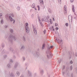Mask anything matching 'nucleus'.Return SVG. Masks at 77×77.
I'll return each mask as SVG.
<instances>
[{
	"mask_svg": "<svg viewBox=\"0 0 77 77\" xmlns=\"http://www.w3.org/2000/svg\"><path fill=\"white\" fill-rule=\"evenodd\" d=\"M11 17H14V14L11 13H9V14H7L5 15V17L6 18H8L9 17V19H10V20L11 21V22H12V21H13V23L14 24L15 22V20L13 19Z\"/></svg>",
	"mask_w": 77,
	"mask_h": 77,
	"instance_id": "nucleus-1",
	"label": "nucleus"
},
{
	"mask_svg": "<svg viewBox=\"0 0 77 77\" xmlns=\"http://www.w3.org/2000/svg\"><path fill=\"white\" fill-rule=\"evenodd\" d=\"M13 39L15 41L17 39V38H16V37L12 35H10L8 39V40L10 42H12Z\"/></svg>",
	"mask_w": 77,
	"mask_h": 77,
	"instance_id": "nucleus-2",
	"label": "nucleus"
},
{
	"mask_svg": "<svg viewBox=\"0 0 77 77\" xmlns=\"http://www.w3.org/2000/svg\"><path fill=\"white\" fill-rule=\"evenodd\" d=\"M46 53L47 54H49V55H47L49 59L51 58V57H52V55H51V53H50V50H49L47 51Z\"/></svg>",
	"mask_w": 77,
	"mask_h": 77,
	"instance_id": "nucleus-3",
	"label": "nucleus"
},
{
	"mask_svg": "<svg viewBox=\"0 0 77 77\" xmlns=\"http://www.w3.org/2000/svg\"><path fill=\"white\" fill-rule=\"evenodd\" d=\"M42 21H45V22H48V20L46 16L44 17L43 18Z\"/></svg>",
	"mask_w": 77,
	"mask_h": 77,
	"instance_id": "nucleus-4",
	"label": "nucleus"
},
{
	"mask_svg": "<svg viewBox=\"0 0 77 77\" xmlns=\"http://www.w3.org/2000/svg\"><path fill=\"white\" fill-rule=\"evenodd\" d=\"M64 13L65 15H66L67 13V11H66V6L64 5Z\"/></svg>",
	"mask_w": 77,
	"mask_h": 77,
	"instance_id": "nucleus-5",
	"label": "nucleus"
},
{
	"mask_svg": "<svg viewBox=\"0 0 77 77\" xmlns=\"http://www.w3.org/2000/svg\"><path fill=\"white\" fill-rule=\"evenodd\" d=\"M27 75L28 77H32V73L30 72V71L29 70H27Z\"/></svg>",
	"mask_w": 77,
	"mask_h": 77,
	"instance_id": "nucleus-6",
	"label": "nucleus"
},
{
	"mask_svg": "<svg viewBox=\"0 0 77 77\" xmlns=\"http://www.w3.org/2000/svg\"><path fill=\"white\" fill-rule=\"evenodd\" d=\"M68 19L69 22L72 21V15H69L68 17Z\"/></svg>",
	"mask_w": 77,
	"mask_h": 77,
	"instance_id": "nucleus-7",
	"label": "nucleus"
},
{
	"mask_svg": "<svg viewBox=\"0 0 77 77\" xmlns=\"http://www.w3.org/2000/svg\"><path fill=\"white\" fill-rule=\"evenodd\" d=\"M25 29L26 33H29V28L28 27L26 26Z\"/></svg>",
	"mask_w": 77,
	"mask_h": 77,
	"instance_id": "nucleus-8",
	"label": "nucleus"
},
{
	"mask_svg": "<svg viewBox=\"0 0 77 77\" xmlns=\"http://www.w3.org/2000/svg\"><path fill=\"white\" fill-rule=\"evenodd\" d=\"M33 55L35 56V57H38L39 56V54L36 52L35 53H33Z\"/></svg>",
	"mask_w": 77,
	"mask_h": 77,
	"instance_id": "nucleus-9",
	"label": "nucleus"
},
{
	"mask_svg": "<svg viewBox=\"0 0 77 77\" xmlns=\"http://www.w3.org/2000/svg\"><path fill=\"white\" fill-rule=\"evenodd\" d=\"M32 8H34L35 11H37V9L36 8H35V4H32Z\"/></svg>",
	"mask_w": 77,
	"mask_h": 77,
	"instance_id": "nucleus-10",
	"label": "nucleus"
},
{
	"mask_svg": "<svg viewBox=\"0 0 77 77\" xmlns=\"http://www.w3.org/2000/svg\"><path fill=\"white\" fill-rule=\"evenodd\" d=\"M33 28L34 31H35V35H37V32H36V28L33 26Z\"/></svg>",
	"mask_w": 77,
	"mask_h": 77,
	"instance_id": "nucleus-11",
	"label": "nucleus"
},
{
	"mask_svg": "<svg viewBox=\"0 0 77 77\" xmlns=\"http://www.w3.org/2000/svg\"><path fill=\"white\" fill-rule=\"evenodd\" d=\"M16 75L17 76H20V72L18 71H17L16 72Z\"/></svg>",
	"mask_w": 77,
	"mask_h": 77,
	"instance_id": "nucleus-12",
	"label": "nucleus"
},
{
	"mask_svg": "<svg viewBox=\"0 0 77 77\" xmlns=\"http://www.w3.org/2000/svg\"><path fill=\"white\" fill-rule=\"evenodd\" d=\"M15 65H16V66H18V68H20V63L18 62H16L15 64Z\"/></svg>",
	"mask_w": 77,
	"mask_h": 77,
	"instance_id": "nucleus-13",
	"label": "nucleus"
},
{
	"mask_svg": "<svg viewBox=\"0 0 77 77\" xmlns=\"http://www.w3.org/2000/svg\"><path fill=\"white\" fill-rule=\"evenodd\" d=\"M7 67L8 69L11 68V65H10L9 64H8L7 65Z\"/></svg>",
	"mask_w": 77,
	"mask_h": 77,
	"instance_id": "nucleus-14",
	"label": "nucleus"
},
{
	"mask_svg": "<svg viewBox=\"0 0 77 77\" xmlns=\"http://www.w3.org/2000/svg\"><path fill=\"white\" fill-rule=\"evenodd\" d=\"M66 74V75H69V73L68 72H63V75H64V74Z\"/></svg>",
	"mask_w": 77,
	"mask_h": 77,
	"instance_id": "nucleus-15",
	"label": "nucleus"
},
{
	"mask_svg": "<svg viewBox=\"0 0 77 77\" xmlns=\"http://www.w3.org/2000/svg\"><path fill=\"white\" fill-rule=\"evenodd\" d=\"M2 53H6V50L5 49H2Z\"/></svg>",
	"mask_w": 77,
	"mask_h": 77,
	"instance_id": "nucleus-16",
	"label": "nucleus"
},
{
	"mask_svg": "<svg viewBox=\"0 0 77 77\" xmlns=\"http://www.w3.org/2000/svg\"><path fill=\"white\" fill-rule=\"evenodd\" d=\"M57 41H58V43H60V42L62 43V41H63L62 40H60V39H58L57 40Z\"/></svg>",
	"mask_w": 77,
	"mask_h": 77,
	"instance_id": "nucleus-17",
	"label": "nucleus"
},
{
	"mask_svg": "<svg viewBox=\"0 0 77 77\" xmlns=\"http://www.w3.org/2000/svg\"><path fill=\"white\" fill-rule=\"evenodd\" d=\"M25 48V46L24 45H22L21 46L20 50H24Z\"/></svg>",
	"mask_w": 77,
	"mask_h": 77,
	"instance_id": "nucleus-18",
	"label": "nucleus"
},
{
	"mask_svg": "<svg viewBox=\"0 0 77 77\" xmlns=\"http://www.w3.org/2000/svg\"><path fill=\"white\" fill-rule=\"evenodd\" d=\"M40 3L41 5H43L44 4V2L42 0H40Z\"/></svg>",
	"mask_w": 77,
	"mask_h": 77,
	"instance_id": "nucleus-19",
	"label": "nucleus"
},
{
	"mask_svg": "<svg viewBox=\"0 0 77 77\" xmlns=\"http://www.w3.org/2000/svg\"><path fill=\"white\" fill-rule=\"evenodd\" d=\"M72 9L73 12H75V9H74V5L72 6Z\"/></svg>",
	"mask_w": 77,
	"mask_h": 77,
	"instance_id": "nucleus-20",
	"label": "nucleus"
},
{
	"mask_svg": "<svg viewBox=\"0 0 77 77\" xmlns=\"http://www.w3.org/2000/svg\"><path fill=\"white\" fill-rule=\"evenodd\" d=\"M10 76H12V77H15V75L13 72H11Z\"/></svg>",
	"mask_w": 77,
	"mask_h": 77,
	"instance_id": "nucleus-21",
	"label": "nucleus"
},
{
	"mask_svg": "<svg viewBox=\"0 0 77 77\" xmlns=\"http://www.w3.org/2000/svg\"><path fill=\"white\" fill-rule=\"evenodd\" d=\"M22 39L24 42H26V38H25L24 36H23L22 38Z\"/></svg>",
	"mask_w": 77,
	"mask_h": 77,
	"instance_id": "nucleus-22",
	"label": "nucleus"
},
{
	"mask_svg": "<svg viewBox=\"0 0 77 77\" xmlns=\"http://www.w3.org/2000/svg\"><path fill=\"white\" fill-rule=\"evenodd\" d=\"M45 44H43L42 45V50H44L45 48Z\"/></svg>",
	"mask_w": 77,
	"mask_h": 77,
	"instance_id": "nucleus-23",
	"label": "nucleus"
},
{
	"mask_svg": "<svg viewBox=\"0 0 77 77\" xmlns=\"http://www.w3.org/2000/svg\"><path fill=\"white\" fill-rule=\"evenodd\" d=\"M17 10L18 11H20V7L19 6H18L17 7Z\"/></svg>",
	"mask_w": 77,
	"mask_h": 77,
	"instance_id": "nucleus-24",
	"label": "nucleus"
},
{
	"mask_svg": "<svg viewBox=\"0 0 77 77\" xmlns=\"http://www.w3.org/2000/svg\"><path fill=\"white\" fill-rule=\"evenodd\" d=\"M9 61L10 62H11V63H13V62H14V61H13V60H12V59H10L9 60Z\"/></svg>",
	"mask_w": 77,
	"mask_h": 77,
	"instance_id": "nucleus-25",
	"label": "nucleus"
},
{
	"mask_svg": "<svg viewBox=\"0 0 77 77\" xmlns=\"http://www.w3.org/2000/svg\"><path fill=\"white\" fill-rule=\"evenodd\" d=\"M7 57V55H6V54L4 55H3V57L5 58H6V57Z\"/></svg>",
	"mask_w": 77,
	"mask_h": 77,
	"instance_id": "nucleus-26",
	"label": "nucleus"
},
{
	"mask_svg": "<svg viewBox=\"0 0 77 77\" xmlns=\"http://www.w3.org/2000/svg\"><path fill=\"white\" fill-rule=\"evenodd\" d=\"M10 31L11 33H12V32H14V30H13V29H10Z\"/></svg>",
	"mask_w": 77,
	"mask_h": 77,
	"instance_id": "nucleus-27",
	"label": "nucleus"
},
{
	"mask_svg": "<svg viewBox=\"0 0 77 77\" xmlns=\"http://www.w3.org/2000/svg\"><path fill=\"white\" fill-rule=\"evenodd\" d=\"M22 59H23V61H24V60H26V58H25V57H22Z\"/></svg>",
	"mask_w": 77,
	"mask_h": 77,
	"instance_id": "nucleus-28",
	"label": "nucleus"
},
{
	"mask_svg": "<svg viewBox=\"0 0 77 77\" xmlns=\"http://www.w3.org/2000/svg\"><path fill=\"white\" fill-rule=\"evenodd\" d=\"M14 69H17V67H18V66L15 65H14Z\"/></svg>",
	"mask_w": 77,
	"mask_h": 77,
	"instance_id": "nucleus-29",
	"label": "nucleus"
},
{
	"mask_svg": "<svg viewBox=\"0 0 77 77\" xmlns=\"http://www.w3.org/2000/svg\"><path fill=\"white\" fill-rule=\"evenodd\" d=\"M40 73H41V74H43V73H44V70L43 69H42L40 71Z\"/></svg>",
	"mask_w": 77,
	"mask_h": 77,
	"instance_id": "nucleus-30",
	"label": "nucleus"
},
{
	"mask_svg": "<svg viewBox=\"0 0 77 77\" xmlns=\"http://www.w3.org/2000/svg\"><path fill=\"white\" fill-rule=\"evenodd\" d=\"M2 46L3 48H4V47H5V44H4L3 43H2Z\"/></svg>",
	"mask_w": 77,
	"mask_h": 77,
	"instance_id": "nucleus-31",
	"label": "nucleus"
},
{
	"mask_svg": "<svg viewBox=\"0 0 77 77\" xmlns=\"http://www.w3.org/2000/svg\"><path fill=\"white\" fill-rule=\"evenodd\" d=\"M37 8H38V10L40 11V7H39V6L38 5Z\"/></svg>",
	"mask_w": 77,
	"mask_h": 77,
	"instance_id": "nucleus-32",
	"label": "nucleus"
},
{
	"mask_svg": "<svg viewBox=\"0 0 77 77\" xmlns=\"http://www.w3.org/2000/svg\"><path fill=\"white\" fill-rule=\"evenodd\" d=\"M44 34H45V33H46V30L45 29L44 31H43Z\"/></svg>",
	"mask_w": 77,
	"mask_h": 77,
	"instance_id": "nucleus-33",
	"label": "nucleus"
},
{
	"mask_svg": "<svg viewBox=\"0 0 77 77\" xmlns=\"http://www.w3.org/2000/svg\"><path fill=\"white\" fill-rule=\"evenodd\" d=\"M26 26H25V27H28V26L29 25V24L27 23H26L25 24Z\"/></svg>",
	"mask_w": 77,
	"mask_h": 77,
	"instance_id": "nucleus-34",
	"label": "nucleus"
},
{
	"mask_svg": "<svg viewBox=\"0 0 77 77\" xmlns=\"http://www.w3.org/2000/svg\"><path fill=\"white\" fill-rule=\"evenodd\" d=\"M34 17V15L33 14H32L31 15V18L32 19H33Z\"/></svg>",
	"mask_w": 77,
	"mask_h": 77,
	"instance_id": "nucleus-35",
	"label": "nucleus"
},
{
	"mask_svg": "<svg viewBox=\"0 0 77 77\" xmlns=\"http://www.w3.org/2000/svg\"><path fill=\"white\" fill-rule=\"evenodd\" d=\"M65 25L66 27H68V23H66Z\"/></svg>",
	"mask_w": 77,
	"mask_h": 77,
	"instance_id": "nucleus-36",
	"label": "nucleus"
},
{
	"mask_svg": "<svg viewBox=\"0 0 77 77\" xmlns=\"http://www.w3.org/2000/svg\"><path fill=\"white\" fill-rule=\"evenodd\" d=\"M9 51H12V48H10L9 49Z\"/></svg>",
	"mask_w": 77,
	"mask_h": 77,
	"instance_id": "nucleus-37",
	"label": "nucleus"
},
{
	"mask_svg": "<svg viewBox=\"0 0 77 77\" xmlns=\"http://www.w3.org/2000/svg\"><path fill=\"white\" fill-rule=\"evenodd\" d=\"M1 23L2 24L4 22H3V20H1Z\"/></svg>",
	"mask_w": 77,
	"mask_h": 77,
	"instance_id": "nucleus-38",
	"label": "nucleus"
},
{
	"mask_svg": "<svg viewBox=\"0 0 77 77\" xmlns=\"http://www.w3.org/2000/svg\"><path fill=\"white\" fill-rule=\"evenodd\" d=\"M58 2L60 4L61 3V0H58Z\"/></svg>",
	"mask_w": 77,
	"mask_h": 77,
	"instance_id": "nucleus-39",
	"label": "nucleus"
},
{
	"mask_svg": "<svg viewBox=\"0 0 77 77\" xmlns=\"http://www.w3.org/2000/svg\"><path fill=\"white\" fill-rule=\"evenodd\" d=\"M50 22L51 24H52V22H51V19H50Z\"/></svg>",
	"mask_w": 77,
	"mask_h": 77,
	"instance_id": "nucleus-40",
	"label": "nucleus"
},
{
	"mask_svg": "<svg viewBox=\"0 0 77 77\" xmlns=\"http://www.w3.org/2000/svg\"><path fill=\"white\" fill-rule=\"evenodd\" d=\"M58 29H59V28L58 27H57L55 28V30H57Z\"/></svg>",
	"mask_w": 77,
	"mask_h": 77,
	"instance_id": "nucleus-41",
	"label": "nucleus"
},
{
	"mask_svg": "<svg viewBox=\"0 0 77 77\" xmlns=\"http://www.w3.org/2000/svg\"><path fill=\"white\" fill-rule=\"evenodd\" d=\"M38 18L39 22H40V18L39 17V16L38 17Z\"/></svg>",
	"mask_w": 77,
	"mask_h": 77,
	"instance_id": "nucleus-42",
	"label": "nucleus"
},
{
	"mask_svg": "<svg viewBox=\"0 0 77 77\" xmlns=\"http://www.w3.org/2000/svg\"><path fill=\"white\" fill-rule=\"evenodd\" d=\"M40 23L41 26H42V27H43V25L42 24V23H41V22H40Z\"/></svg>",
	"mask_w": 77,
	"mask_h": 77,
	"instance_id": "nucleus-43",
	"label": "nucleus"
},
{
	"mask_svg": "<svg viewBox=\"0 0 77 77\" xmlns=\"http://www.w3.org/2000/svg\"><path fill=\"white\" fill-rule=\"evenodd\" d=\"M72 66H70V70H72Z\"/></svg>",
	"mask_w": 77,
	"mask_h": 77,
	"instance_id": "nucleus-44",
	"label": "nucleus"
},
{
	"mask_svg": "<svg viewBox=\"0 0 77 77\" xmlns=\"http://www.w3.org/2000/svg\"><path fill=\"white\" fill-rule=\"evenodd\" d=\"M63 69H64L65 68V66H63Z\"/></svg>",
	"mask_w": 77,
	"mask_h": 77,
	"instance_id": "nucleus-45",
	"label": "nucleus"
},
{
	"mask_svg": "<svg viewBox=\"0 0 77 77\" xmlns=\"http://www.w3.org/2000/svg\"><path fill=\"white\" fill-rule=\"evenodd\" d=\"M58 62H59V63H60V62H61V60H58Z\"/></svg>",
	"mask_w": 77,
	"mask_h": 77,
	"instance_id": "nucleus-46",
	"label": "nucleus"
},
{
	"mask_svg": "<svg viewBox=\"0 0 77 77\" xmlns=\"http://www.w3.org/2000/svg\"><path fill=\"white\" fill-rule=\"evenodd\" d=\"M74 19H75V20H77V17L76 16V18L75 17H74Z\"/></svg>",
	"mask_w": 77,
	"mask_h": 77,
	"instance_id": "nucleus-47",
	"label": "nucleus"
},
{
	"mask_svg": "<svg viewBox=\"0 0 77 77\" xmlns=\"http://www.w3.org/2000/svg\"><path fill=\"white\" fill-rule=\"evenodd\" d=\"M55 26H56V27H57V23H55Z\"/></svg>",
	"mask_w": 77,
	"mask_h": 77,
	"instance_id": "nucleus-48",
	"label": "nucleus"
},
{
	"mask_svg": "<svg viewBox=\"0 0 77 77\" xmlns=\"http://www.w3.org/2000/svg\"><path fill=\"white\" fill-rule=\"evenodd\" d=\"M74 0H70V2L71 3H72L73 2Z\"/></svg>",
	"mask_w": 77,
	"mask_h": 77,
	"instance_id": "nucleus-49",
	"label": "nucleus"
},
{
	"mask_svg": "<svg viewBox=\"0 0 77 77\" xmlns=\"http://www.w3.org/2000/svg\"><path fill=\"white\" fill-rule=\"evenodd\" d=\"M72 63H73V61H72V60H71L70 61V63L72 64Z\"/></svg>",
	"mask_w": 77,
	"mask_h": 77,
	"instance_id": "nucleus-50",
	"label": "nucleus"
},
{
	"mask_svg": "<svg viewBox=\"0 0 77 77\" xmlns=\"http://www.w3.org/2000/svg\"><path fill=\"white\" fill-rule=\"evenodd\" d=\"M2 14L0 13V17H2Z\"/></svg>",
	"mask_w": 77,
	"mask_h": 77,
	"instance_id": "nucleus-51",
	"label": "nucleus"
},
{
	"mask_svg": "<svg viewBox=\"0 0 77 77\" xmlns=\"http://www.w3.org/2000/svg\"><path fill=\"white\" fill-rule=\"evenodd\" d=\"M53 46H51L50 47L51 48H53Z\"/></svg>",
	"mask_w": 77,
	"mask_h": 77,
	"instance_id": "nucleus-52",
	"label": "nucleus"
},
{
	"mask_svg": "<svg viewBox=\"0 0 77 77\" xmlns=\"http://www.w3.org/2000/svg\"><path fill=\"white\" fill-rule=\"evenodd\" d=\"M5 28H7V27H8V26H5Z\"/></svg>",
	"mask_w": 77,
	"mask_h": 77,
	"instance_id": "nucleus-53",
	"label": "nucleus"
},
{
	"mask_svg": "<svg viewBox=\"0 0 77 77\" xmlns=\"http://www.w3.org/2000/svg\"><path fill=\"white\" fill-rule=\"evenodd\" d=\"M53 20L54 21H55V20L54 19V18H53Z\"/></svg>",
	"mask_w": 77,
	"mask_h": 77,
	"instance_id": "nucleus-54",
	"label": "nucleus"
},
{
	"mask_svg": "<svg viewBox=\"0 0 77 77\" xmlns=\"http://www.w3.org/2000/svg\"><path fill=\"white\" fill-rule=\"evenodd\" d=\"M50 30H51V29H52V28H51V27H50Z\"/></svg>",
	"mask_w": 77,
	"mask_h": 77,
	"instance_id": "nucleus-55",
	"label": "nucleus"
},
{
	"mask_svg": "<svg viewBox=\"0 0 77 77\" xmlns=\"http://www.w3.org/2000/svg\"><path fill=\"white\" fill-rule=\"evenodd\" d=\"M75 56H77V53H76L75 54Z\"/></svg>",
	"mask_w": 77,
	"mask_h": 77,
	"instance_id": "nucleus-56",
	"label": "nucleus"
},
{
	"mask_svg": "<svg viewBox=\"0 0 77 77\" xmlns=\"http://www.w3.org/2000/svg\"><path fill=\"white\" fill-rule=\"evenodd\" d=\"M48 49H50V48H50V47H48Z\"/></svg>",
	"mask_w": 77,
	"mask_h": 77,
	"instance_id": "nucleus-57",
	"label": "nucleus"
},
{
	"mask_svg": "<svg viewBox=\"0 0 77 77\" xmlns=\"http://www.w3.org/2000/svg\"><path fill=\"white\" fill-rule=\"evenodd\" d=\"M34 33H35V31H34Z\"/></svg>",
	"mask_w": 77,
	"mask_h": 77,
	"instance_id": "nucleus-58",
	"label": "nucleus"
},
{
	"mask_svg": "<svg viewBox=\"0 0 77 77\" xmlns=\"http://www.w3.org/2000/svg\"><path fill=\"white\" fill-rule=\"evenodd\" d=\"M53 29V31H54V29Z\"/></svg>",
	"mask_w": 77,
	"mask_h": 77,
	"instance_id": "nucleus-59",
	"label": "nucleus"
},
{
	"mask_svg": "<svg viewBox=\"0 0 77 77\" xmlns=\"http://www.w3.org/2000/svg\"><path fill=\"white\" fill-rule=\"evenodd\" d=\"M47 17V18H49V17H48V16Z\"/></svg>",
	"mask_w": 77,
	"mask_h": 77,
	"instance_id": "nucleus-60",
	"label": "nucleus"
},
{
	"mask_svg": "<svg viewBox=\"0 0 77 77\" xmlns=\"http://www.w3.org/2000/svg\"><path fill=\"white\" fill-rule=\"evenodd\" d=\"M52 29H53V26H52Z\"/></svg>",
	"mask_w": 77,
	"mask_h": 77,
	"instance_id": "nucleus-61",
	"label": "nucleus"
},
{
	"mask_svg": "<svg viewBox=\"0 0 77 77\" xmlns=\"http://www.w3.org/2000/svg\"><path fill=\"white\" fill-rule=\"evenodd\" d=\"M14 57H15V58H16V57H15V56H14Z\"/></svg>",
	"mask_w": 77,
	"mask_h": 77,
	"instance_id": "nucleus-62",
	"label": "nucleus"
},
{
	"mask_svg": "<svg viewBox=\"0 0 77 77\" xmlns=\"http://www.w3.org/2000/svg\"><path fill=\"white\" fill-rule=\"evenodd\" d=\"M1 49V47H0V50Z\"/></svg>",
	"mask_w": 77,
	"mask_h": 77,
	"instance_id": "nucleus-63",
	"label": "nucleus"
},
{
	"mask_svg": "<svg viewBox=\"0 0 77 77\" xmlns=\"http://www.w3.org/2000/svg\"><path fill=\"white\" fill-rule=\"evenodd\" d=\"M26 69H27V68H26Z\"/></svg>",
	"mask_w": 77,
	"mask_h": 77,
	"instance_id": "nucleus-64",
	"label": "nucleus"
}]
</instances>
